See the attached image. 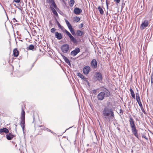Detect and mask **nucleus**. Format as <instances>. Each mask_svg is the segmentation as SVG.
<instances>
[{"label": "nucleus", "instance_id": "f257e3e1", "mask_svg": "<svg viewBox=\"0 0 153 153\" xmlns=\"http://www.w3.org/2000/svg\"><path fill=\"white\" fill-rule=\"evenodd\" d=\"M102 115L104 117V119L108 121H110L114 118V115L112 108H109L107 107H105L103 111Z\"/></svg>", "mask_w": 153, "mask_h": 153}, {"label": "nucleus", "instance_id": "f03ea898", "mask_svg": "<svg viewBox=\"0 0 153 153\" xmlns=\"http://www.w3.org/2000/svg\"><path fill=\"white\" fill-rule=\"evenodd\" d=\"M102 91L99 93L97 96V99L99 101L103 100L105 97H109L110 95L109 91L106 88H103Z\"/></svg>", "mask_w": 153, "mask_h": 153}, {"label": "nucleus", "instance_id": "7ed1b4c3", "mask_svg": "<svg viewBox=\"0 0 153 153\" xmlns=\"http://www.w3.org/2000/svg\"><path fill=\"white\" fill-rule=\"evenodd\" d=\"M129 121L130 122L131 127V131L134 135L137 138H138L139 135L137 134V131L136 128L134 121L132 117L129 118Z\"/></svg>", "mask_w": 153, "mask_h": 153}, {"label": "nucleus", "instance_id": "20e7f679", "mask_svg": "<svg viewBox=\"0 0 153 153\" xmlns=\"http://www.w3.org/2000/svg\"><path fill=\"white\" fill-rule=\"evenodd\" d=\"M25 112L24 110L23 107H22V112L21 117V121L20 122V124L23 131H24V128H25Z\"/></svg>", "mask_w": 153, "mask_h": 153}, {"label": "nucleus", "instance_id": "39448f33", "mask_svg": "<svg viewBox=\"0 0 153 153\" xmlns=\"http://www.w3.org/2000/svg\"><path fill=\"white\" fill-rule=\"evenodd\" d=\"M94 78L95 80L102 82L103 77L101 73L99 72H95L94 75Z\"/></svg>", "mask_w": 153, "mask_h": 153}, {"label": "nucleus", "instance_id": "423d86ee", "mask_svg": "<svg viewBox=\"0 0 153 153\" xmlns=\"http://www.w3.org/2000/svg\"><path fill=\"white\" fill-rule=\"evenodd\" d=\"M46 1L49 4L50 9L52 8H54L57 10V7L54 0H47Z\"/></svg>", "mask_w": 153, "mask_h": 153}, {"label": "nucleus", "instance_id": "0eeeda50", "mask_svg": "<svg viewBox=\"0 0 153 153\" xmlns=\"http://www.w3.org/2000/svg\"><path fill=\"white\" fill-rule=\"evenodd\" d=\"M149 23V21L148 20H145L142 22L140 26V28L141 30L145 29L146 27H148Z\"/></svg>", "mask_w": 153, "mask_h": 153}, {"label": "nucleus", "instance_id": "6e6552de", "mask_svg": "<svg viewBox=\"0 0 153 153\" xmlns=\"http://www.w3.org/2000/svg\"><path fill=\"white\" fill-rule=\"evenodd\" d=\"M69 48V45L68 44L63 45L61 47V50L62 52L64 53H67Z\"/></svg>", "mask_w": 153, "mask_h": 153}, {"label": "nucleus", "instance_id": "1a4fd4ad", "mask_svg": "<svg viewBox=\"0 0 153 153\" xmlns=\"http://www.w3.org/2000/svg\"><path fill=\"white\" fill-rule=\"evenodd\" d=\"M80 51V49L78 48H76L75 49L71 51V55L73 56H75Z\"/></svg>", "mask_w": 153, "mask_h": 153}, {"label": "nucleus", "instance_id": "9d476101", "mask_svg": "<svg viewBox=\"0 0 153 153\" xmlns=\"http://www.w3.org/2000/svg\"><path fill=\"white\" fill-rule=\"evenodd\" d=\"M91 66L93 69H96L97 68V62L95 59H93L91 62Z\"/></svg>", "mask_w": 153, "mask_h": 153}, {"label": "nucleus", "instance_id": "9b49d317", "mask_svg": "<svg viewBox=\"0 0 153 153\" xmlns=\"http://www.w3.org/2000/svg\"><path fill=\"white\" fill-rule=\"evenodd\" d=\"M91 70L90 67L88 66H87L84 67L83 69V73L85 74H88Z\"/></svg>", "mask_w": 153, "mask_h": 153}, {"label": "nucleus", "instance_id": "f8f14e48", "mask_svg": "<svg viewBox=\"0 0 153 153\" xmlns=\"http://www.w3.org/2000/svg\"><path fill=\"white\" fill-rule=\"evenodd\" d=\"M74 13L76 15H79L82 12V10L79 8L76 7L74 10Z\"/></svg>", "mask_w": 153, "mask_h": 153}, {"label": "nucleus", "instance_id": "ddd939ff", "mask_svg": "<svg viewBox=\"0 0 153 153\" xmlns=\"http://www.w3.org/2000/svg\"><path fill=\"white\" fill-rule=\"evenodd\" d=\"M55 37L57 38L58 39L60 40L62 38V36L61 33L56 32L55 33Z\"/></svg>", "mask_w": 153, "mask_h": 153}, {"label": "nucleus", "instance_id": "4468645a", "mask_svg": "<svg viewBox=\"0 0 153 153\" xmlns=\"http://www.w3.org/2000/svg\"><path fill=\"white\" fill-rule=\"evenodd\" d=\"M61 56L63 59H64L65 62L67 63L70 67H71V64L69 60L64 55L61 54Z\"/></svg>", "mask_w": 153, "mask_h": 153}, {"label": "nucleus", "instance_id": "2eb2a0df", "mask_svg": "<svg viewBox=\"0 0 153 153\" xmlns=\"http://www.w3.org/2000/svg\"><path fill=\"white\" fill-rule=\"evenodd\" d=\"M3 133H5L6 134H7L9 133L8 130L6 128H1L0 129V134H2Z\"/></svg>", "mask_w": 153, "mask_h": 153}, {"label": "nucleus", "instance_id": "dca6fc26", "mask_svg": "<svg viewBox=\"0 0 153 153\" xmlns=\"http://www.w3.org/2000/svg\"><path fill=\"white\" fill-rule=\"evenodd\" d=\"M14 137V135L10 133L6 134V137L7 139L9 140H12Z\"/></svg>", "mask_w": 153, "mask_h": 153}, {"label": "nucleus", "instance_id": "f3484780", "mask_svg": "<svg viewBox=\"0 0 153 153\" xmlns=\"http://www.w3.org/2000/svg\"><path fill=\"white\" fill-rule=\"evenodd\" d=\"M84 34V33L79 30H77L76 32V34L77 36H81Z\"/></svg>", "mask_w": 153, "mask_h": 153}, {"label": "nucleus", "instance_id": "a211bd4d", "mask_svg": "<svg viewBox=\"0 0 153 153\" xmlns=\"http://www.w3.org/2000/svg\"><path fill=\"white\" fill-rule=\"evenodd\" d=\"M13 54L15 57H17L18 56L19 52L17 48H15L14 49L13 51Z\"/></svg>", "mask_w": 153, "mask_h": 153}, {"label": "nucleus", "instance_id": "6ab92c4d", "mask_svg": "<svg viewBox=\"0 0 153 153\" xmlns=\"http://www.w3.org/2000/svg\"><path fill=\"white\" fill-rule=\"evenodd\" d=\"M70 38V40L73 42L74 44H76L77 43V41L71 35L69 37Z\"/></svg>", "mask_w": 153, "mask_h": 153}, {"label": "nucleus", "instance_id": "aec40b11", "mask_svg": "<svg viewBox=\"0 0 153 153\" xmlns=\"http://www.w3.org/2000/svg\"><path fill=\"white\" fill-rule=\"evenodd\" d=\"M55 9H55V8H51V10L53 13L56 17H57L58 16V13L56 11Z\"/></svg>", "mask_w": 153, "mask_h": 153}, {"label": "nucleus", "instance_id": "412c9836", "mask_svg": "<svg viewBox=\"0 0 153 153\" xmlns=\"http://www.w3.org/2000/svg\"><path fill=\"white\" fill-rule=\"evenodd\" d=\"M130 94L132 96V97L134 99H135V95L134 93V91H133V90L131 89L130 88Z\"/></svg>", "mask_w": 153, "mask_h": 153}, {"label": "nucleus", "instance_id": "4be33fe9", "mask_svg": "<svg viewBox=\"0 0 153 153\" xmlns=\"http://www.w3.org/2000/svg\"><path fill=\"white\" fill-rule=\"evenodd\" d=\"M97 8L98 9L101 15H103L104 13V11L102 8L100 6H98Z\"/></svg>", "mask_w": 153, "mask_h": 153}, {"label": "nucleus", "instance_id": "5701e85b", "mask_svg": "<svg viewBox=\"0 0 153 153\" xmlns=\"http://www.w3.org/2000/svg\"><path fill=\"white\" fill-rule=\"evenodd\" d=\"M74 20L76 22H78L80 20V19L79 17L76 16L74 17Z\"/></svg>", "mask_w": 153, "mask_h": 153}, {"label": "nucleus", "instance_id": "b1692460", "mask_svg": "<svg viewBox=\"0 0 153 153\" xmlns=\"http://www.w3.org/2000/svg\"><path fill=\"white\" fill-rule=\"evenodd\" d=\"M74 0H71L70 1V6L71 7H72L74 3Z\"/></svg>", "mask_w": 153, "mask_h": 153}, {"label": "nucleus", "instance_id": "393cba45", "mask_svg": "<svg viewBox=\"0 0 153 153\" xmlns=\"http://www.w3.org/2000/svg\"><path fill=\"white\" fill-rule=\"evenodd\" d=\"M34 46L33 45H29L28 47V50H33L34 49Z\"/></svg>", "mask_w": 153, "mask_h": 153}, {"label": "nucleus", "instance_id": "a878e982", "mask_svg": "<svg viewBox=\"0 0 153 153\" xmlns=\"http://www.w3.org/2000/svg\"><path fill=\"white\" fill-rule=\"evenodd\" d=\"M71 32V33L74 36L75 35V33L74 31V29L72 28H71L69 29Z\"/></svg>", "mask_w": 153, "mask_h": 153}, {"label": "nucleus", "instance_id": "bb28decb", "mask_svg": "<svg viewBox=\"0 0 153 153\" xmlns=\"http://www.w3.org/2000/svg\"><path fill=\"white\" fill-rule=\"evenodd\" d=\"M77 76L82 79L84 78V76L80 73H77Z\"/></svg>", "mask_w": 153, "mask_h": 153}, {"label": "nucleus", "instance_id": "cd10ccee", "mask_svg": "<svg viewBox=\"0 0 153 153\" xmlns=\"http://www.w3.org/2000/svg\"><path fill=\"white\" fill-rule=\"evenodd\" d=\"M65 32L69 37H70V36L71 35V34L66 30L65 29Z\"/></svg>", "mask_w": 153, "mask_h": 153}, {"label": "nucleus", "instance_id": "c85d7f7f", "mask_svg": "<svg viewBox=\"0 0 153 153\" xmlns=\"http://www.w3.org/2000/svg\"><path fill=\"white\" fill-rule=\"evenodd\" d=\"M83 79L84 81H85L88 84V85L89 84V82L87 80V78L86 77H85L84 76V78L82 79Z\"/></svg>", "mask_w": 153, "mask_h": 153}, {"label": "nucleus", "instance_id": "c756f323", "mask_svg": "<svg viewBox=\"0 0 153 153\" xmlns=\"http://www.w3.org/2000/svg\"><path fill=\"white\" fill-rule=\"evenodd\" d=\"M151 82L152 83H153V73L151 75Z\"/></svg>", "mask_w": 153, "mask_h": 153}, {"label": "nucleus", "instance_id": "7c9ffc66", "mask_svg": "<svg viewBox=\"0 0 153 153\" xmlns=\"http://www.w3.org/2000/svg\"><path fill=\"white\" fill-rule=\"evenodd\" d=\"M56 30V29L55 28H53L51 29V32L52 33H54L55 32Z\"/></svg>", "mask_w": 153, "mask_h": 153}, {"label": "nucleus", "instance_id": "2f4dec72", "mask_svg": "<svg viewBox=\"0 0 153 153\" xmlns=\"http://www.w3.org/2000/svg\"><path fill=\"white\" fill-rule=\"evenodd\" d=\"M56 21L58 27L59 28V27H60L61 26V25H60V24L59 23V22L56 19Z\"/></svg>", "mask_w": 153, "mask_h": 153}, {"label": "nucleus", "instance_id": "473e14b6", "mask_svg": "<svg viewBox=\"0 0 153 153\" xmlns=\"http://www.w3.org/2000/svg\"><path fill=\"white\" fill-rule=\"evenodd\" d=\"M136 99L137 102L141 101L140 97H136Z\"/></svg>", "mask_w": 153, "mask_h": 153}, {"label": "nucleus", "instance_id": "72a5a7b5", "mask_svg": "<svg viewBox=\"0 0 153 153\" xmlns=\"http://www.w3.org/2000/svg\"><path fill=\"white\" fill-rule=\"evenodd\" d=\"M141 108V109L142 111H143L144 114H146V112H145V110H144V109L143 108V107H142L141 108Z\"/></svg>", "mask_w": 153, "mask_h": 153}, {"label": "nucleus", "instance_id": "f704fd0d", "mask_svg": "<svg viewBox=\"0 0 153 153\" xmlns=\"http://www.w3.org/2000/svg\"><path fill=\"white\" fill-rule=\"evenodd\" d=\"M138 104L140 107V108H141L142 107H143V105L142 104L141 102H138Z\"/></svg>", "mask_w": 153, "mask_h": 153}, {"label": "nucleus", "instance_id": "c9c22d12", "mask_svg": "<svg viewBox=\"0 0 153 153\" xmlns=\"http://www.w3.org/2000/svg\"><path fill=\"white\" fill-rule=\"evenodd\" d=\"M67 25V26L68 27V28L69 29L72 28L70 23L68 25Z\"/></svg>", "mask_w": 153, "mask_h": 153}, {"label": "nucleus", "instance_id": "e433bc0d", "mask_svg": "<svg viewBox=\"0 0 153 153\" xmlns=\"http://www.w3.org/2000/svg\"><path fill=\"white\" fill-rule=\"evenodd\" d=\"M92 93L94 94H96L97 91L96 90L94 89L93 90H92Z\"/></svg>", "mask_w": 153, "mask_h": 153}, {"label": "nucleus", "instance_id": "4c0bfd02", "mask_svg": "<svg viewBox=\"0 0 153 153\" xmlns=\"http://www.w3.org/2000/svg\"><path fill=\"white\" fill-rule=\"evenodd\" d=\"M65 21L67 25H68L70 24L69 22L66 19H65Z\"/></svg>", "mask_w": 153, "mask_h": 153}, {"label": "nucleus", "instance_id": "58836bf2", "mask_svg": "<svg viewBox=\"0 0 153 153\" xmlns=\"http://www.w3.org/2000/svg\"><path fill=\"white\" fill-rule=\"evenodd\" d=\"M136 98L140 97L139 94L138 93H136Z\"/></svg>", "mask_w": 153, "mask_h": 153}, {"label": "nucleus", "instance_id": "ea45409f", "mask_svg": "<svg viewBox=\"0 0 153 153\" xmlns=\"http://www.w3.org/2000/svg\"><path fill=\"white\" fill-rule=\"evenodd\" d=\"M14 1L16 3H19L20 2V0H14Z\"/></svg>", "mask_w": 153, "mask_h": 153}, {"label": "nucleus", "instance_id": "a19ab883", "mask_svg": "<svg viewBox=\"0 0 153 153\" xmlns=\"http://www.w3.org/2000/svg\"><path fill=\"white\" fill-rule=\"evenodd\" d=\"M120 0H114V1H116L117 3H119L120 2Z\"/></svg>", "mask_w": 153, "mask_h": 153}, {"label": "nucleus", "instance_id": "79ce46f5", "mask_svg": "<svg viewBox=\"0 0 153 153\" xmlns=\"http://www.w3.org/2000/svg\"><path fill=\"white\" fill-rule=\"evenodd\" d=\"M80 25V28H82L83 27V25L82 23Z\"/></svg>", "mask_w": 153, "mask_h": 153}, {"label": "nucleus", "instance_id": "37998d69", "mask_svg": "<svg viewBox=\"0 0 153 153\" xmlns=\"http://www.w3.org/2000/svg\"><path fill=\"white\" fill-rule=\"evenodd\" d=\"M59 28H60L62 30H63V29H64V27H63V26H61V27H59Z\"/></svg>", "mask_w": 153, "mask_h": 153}, {"label": "nucleus", "instance_id": "c03bdc74", "mask_svg": "<svg viewBox=\"0 0 153 153\" xmlns=\"http://www.w3.org/2000/svg\"><path fill=\"white\" fill-rule=\"evenodd\" d=\"M44 129H45V130L47 131H49V130H50L48 128H45Z\"/></svg>", "mask_w": 153, "mask_h": 153}, {"label": "nucleus", "instance_id": "a18cd8bd", "mask_svg": "<svg viewBox=\"0 0 153 153\" xmlns=\"http://www.w3.org/2000/svg\"><path fill=\"white\" fill-rule=\"evenodd\" d=\"M142 137L146 139H147V138H146V136H145V135L143 136Z\"/></svg>", "mask_w": 153, "mask_h": 153}, {"label": "nucleus", "instance_id": "49530a36", "mask_svg": "<svg viewBox=\"0 0 153 153\" xmlns=\"http://www.w3.org/2000/svg\"><path fill=\"white\" fill-rule=\"evenodd\" d=\"M13 20L15 21L16 22H17V20H16V19L15 18H13Z\"/></svg>", "mask_w": 153, "mask_h": 153}, {"label": "nucleus", "instance_id": "de8ad7c7", "mask_svg": "<svg viewBox=\"0 0 153 153\" xmlns=\"http://www.w3.org/2000/svg\"><path fill=\"white\" fill-rule=\"evenodd\" d=\"M49 131L51 132V133H53V132H52L51 130H50V129L49 130Z\"/></svg>", "mask_w": 153, "mask_h": 153}, {"label": "nucleus", "instance_id": "09e8293b", "mask_svg": "<svg viewBox=\"0 0 153 153\" xmlns=\"http://www.w3.org/2000/svg\"><path fill=\"white\" fill-rule=\"evenodd\" d=\"M118 130H120V128H118Z\"/></svg>", "mask_w": 153, "mask_h": 153}, {"label": "nucleus", "instance_id": "8fccbe9b", "mask_svg": "<svg viewBox=\"0 0 153 153\" xmlns=\"http://www.w3.org/2000/svg\"><path fill=\"white\" fill-rule=\"evenodd\" d=\"M107 9H108V5H107Z\"/></svg>", "mask_w": 153, "mask_h": 153}, {"label": "nucleus", "instance_id": "3c124183", "mask_svg": "<svg viewBox=\"0 0 153 153\" xmlns=\"http://www.w3.org/2000/svg\"><path fill=\"white\" fill-rule=\"evenodd\" d=\"M107 14H108V12L107 11Z\"/></svg>", "mask_w": 153, "mask_h": 153}, {"label": "nucleus", "instance_id": "603ef678", "mask_svg": "<svg viewBox=\"0 0 153 153\" xmlns=\"http://www.w3.org/2000/svg\"><path fill=\"white\" fill-rule=\"evenodd\" d=\"M89 146V144H87V146Z\"/></svg>", "mask_w": 153, "mask_h": 153}, {"label": "nucleus", "instance_id": "864d4df0", "mask_svg": "<svg viewBox=\"0 0 153 153\" xmlns=\"http://www.w3.org/2000/svg\"><path fill=\"white\" fill-rule=\"evenodd\" d=\"M121 111H120V113H121Z\"/></svg>", "mask_w": 153, "mask_h": 153}, {"label": "nucleus", "instance_id": "5fc2aeb1", "mask_svg": "<svg viewBox=\"0 0 153 153\" xmlns=\"http://www.w3.org/2000/svg\"><path fill=\"white\" fill-rule=\"evenodd\" d=\"M137 91H138V90L137 89Z\"/></svg>", "mask_w": 153, "mask_h": 153}]
</instances>
